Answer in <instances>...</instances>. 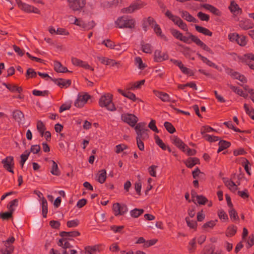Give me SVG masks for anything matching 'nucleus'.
I'll return each instance as SVG.
<instances>
[{
	"mask_svg": "<svg viewBox=\"0 0 254 254\" xmlns=\"http://www.w3.org/2000/svg\"><path fill=\"white\" fill-rule=\"evenodd\" d=\"M115 24L118 28L132 29L135 27V21L128 16L124 15L118 17L115 21Z\"/></svg>",
	"mask_w": 254,
	"mask_h": 254,
	"instance_id": "f257e3e1",
	"label": "nucleus"
},
{
	"mask_svg": "<svg viewBox=\"0 0 254 254\" xmlns=\"http://www.w3.org/2000/svg\"><path fill=\"white\" fill-rule=\"evenodd\" d=\"M112 95L109 93L102 95L99 101V104L101 107H105L110 111H115L116 108L113 103Z\"/></svg>",
	"mask_w": 254,
	"mask_h": 254,
	"instance_id": "f03ea898",
	"label": "nucleus"
},
{
	"mask_svg": "<svg viewBox=\"0 0 254 254\" xmlns=\"http://www.w3.org/2000/svg\"><path fill=\"white\" fill-rule=\"evenodd\" d=\"M165 15L173 23L177 25L179 28L183 30L184 31L187 32L188 31V28L187 24L182 20V19L175 15H174L170 11L167 10L165 13Z\"/></svg>",
	"mask_w": 254,
	"mask_h": 254,
	"instance_id": "7ed1b4c3",
	"label": "nucleus"
},
{
	"mask_svg": "<svg viewBox=\"0 0 254 254\" xmlns=\"http://www.w3.org/2000/svg\"><path fill=\"white\" fill-rule=\"evenodd\" d=\"M69 19L71 23L81 27L83 30H89L95 26V23L93 21L85 23L82 19L73 16H70Z\"/></svg>",
	"mask_w": 254,
	"mask_h": 254,
	"instance_id": "20e7f679",
	"label": "nucleus"
},
{
	"mask_svg": "<svg viewBox=\"0 0 254 254\" xmlns=\"http://www.w3.org/2000/svg\"><path fill=\"white\" fill-rule=\"evenodd\" d=\"M146 125L145 122H140L135 125L134 129L137 134L136 138H140L142 139L148 138L147 133L148 130L146 128Z\"/></svg>",
	"mask_w": 254,
	"mask_h": 254,
	"instance_id": "39448f33",
	"label": "nucleus"
},
{
	"mask_svg": "<svg viewBox=\"0 0 254 254\" xmlns=\"http://www.w3.org/2000/svg\"><path fill=\"white\" fill-rule=\"evenodd\" d=\"M228 39L231 42H235L241 47L245 46L248 42L245 36L236 33H230L228 35Z\"/></svg>",
	"mask_w": 254,
	"mask_h": 254,
	"instance_id": "423d86ee",
	"label": "nucleus"
},
{
	"mask_svg": "<svg viewBox=\"0 0 254 254\" xmlns=\"http://www.w3.org/2000/svg\"><path fill=\"white\" fill-rule=\"evenodd\" d=\"M112 209L113 213L116 216L124 215L128 211L127 205L124 203H114Z\"/></svg>",
	"mask_w": 254,
	"mask_h": 254,
	"instance_id": "0eeeda50",
	"label": "nucleus"
},
{
	"mask_svg": "<svg viewBox=\"0 0 254 254\" xmlns=\"http://www.w3.org/2000/svg\"><path fill=\"white\" fill-rule=\"evenodd\" d=\"M14 241L15 238L13 237H11L7 240L2 241L3 248L0 250L1 254H11L14 249V246L12 245Z\"/></svg>",
	"mask_w": 254,
	"mask_h": 254,
	"instance_id": "6e6552de",
	"label": "nucleus"
},
{
	"mask_svg": "<svg viewBox=\"0 0 254 254\" xmlns=\"http://www.w3.org/2000/svg\"><path fill=\"white\" fill-rule=\"evenodd\" d=\"M121 119L123 122L131 127H134L138 121V118L135 115L127 113L122 114Z\"/></svg>",
	"mask_w": 254,
	"mask_h": 254,
	"instance_id": "1a4fd4ad",
	"label": "nucleus"
},
{
	"mask_svg": "<svg viewBox=\"0 0 254 254\" xmlns=\"http://www.w3.org/2000/svg\"><path fill=\"white\" fill-rule=\"evenodd\" d=\"M68 6L74 11H80L85 6L86 0H67Z\"/></svg>",
	"mask_w": 254,
	"mask_h": 254,
	"instance_id": "9d476101",
	"label": "nucleus"
},
{
	"mask_svg": "<svg viewBox=\"0 0 254 254\" xmlns=\"http://www.w3.org/2000/svg\"><path fill=\"white\" fill-rule=\"evenodd\" d=\"M171 33L175 38L184 43L187 44H190L191 43L190 36L193 35L190 33H188L189 36L188 37L183 36L181 32L175 29H171Z\"/></svg>",
	"mask_w": 254,
	"mask_h": 254,
	"instance_id": "9b49d317",
	"label": "nucleus"
},
{
	"mask_svg": "<svg viewBox=\"0 0 254 254\" xmlns=\"http://www.w3.org/2000/svg\"><path fill=\"white\" fill-rule=\"evenodd\" d=\"M90 96L87 93H79L77 99L74 101V106L77 108H81L87 103Z\"/></svg>",
	"mask_w": 254,
	"mask_h": 254,
	"instance_id": "f8f14e48",
	"label": "nucleus"
},
{
	"mask_svg": "<svg viewBox=\"0 0 254 254\" xmlns=\"http://www.w3.org/2000/svg\"><path fill=\"white\" fill-rule=\"evenodd\" d=\"M18 7L23 11L27 13H34L37 14H40V11L36 7L30 5L29 4L19 2H18Z\"/></svg>",
	"mask_w": 254,
	"mask_h": 254,
	"instance_id": "ddd939ff",
	"label": "nucleus"
},
{
	"mask_svg": "<svg viewBox=\"0 0 254 254\" xmlns=\"http://www.w3.org/2000/svg\"><path fill=\"white\" fill-rule=\"evenodd\" d=\"M1 163L4 169L12 174L14 173L13 168L14 167V163L13 157L11 156L6 157L2 160Z\"/></svg>",
	"mask_w": 254,
	"mask_h": 254,
	"instance_id": "4468645a",
	"label": "nucleus"
},
{
	"mask_svg": "<svg viewBox=\"0 0 254 254\" xmlns=\"http://www.w3.org/2000/svg\"><path fill=\"white\" fill-rule=\"evenodd\" d=\"M191 41L195 43L197 46L200 47L203 50L208 52L210 54H213L212 50L209 48L205 43L200 40V39L195 35H191Z\"/></svg>",
	"mask_w": 254,
	"mask_h": 254,
	"instance_id": "2eb2a0df",
	"label": "nucleus"
},
{
	"mask_svg": "<svg viewBox=\"0 0 254 254\" xmlns=\"http://www.w3.org/2000/svg\"><path fill=\"white\" fill-rule=\"evenodd\" d=\"M146 5V3L141 0H137L134 2L132 3L130 5L126 8L125 12L128 13H131L133 12L134 11L140 9Z\"/></svg>",
	"mask_w": 254,
	"mask_h": 254,
	"instance_id": "dca6fc26",
	"label": "nucleus"
},
{
	"mask_svg": "<svg viewBox=\"0 0 254 254\" xmlns=\"http://www.w3.org/2000/svg\"><path fill=\"white\" fill-rule=\"evenodd\" d=\"M97 59L102 64L109 65L110 66H114L116 65L120 64L119 62H116L115 60L109 59L108 58L102 57V56H98L97 57Z\"/></svg>",
	"mask_w": 254,
	"mask_h": 254,
	"instance_id": "f3484780",
	"label": "nucleus"
},
{
	"mask_svg": "<svg viewBox=\"0 0 254 254\" xmlns=\"http://www.w3.org/2000/svg\"><path fill=\"white\" fill-rule=\"evenodd\" d=\"M238 181H237L236 184L234 182L231 180H227L224 181L225 185L232 192H235L238 190V186L240 185V178H238Z\"/></svg>",
	"mask_w": 254,
	"mask_h": 254,
	"instance_id": "a211bd4d",
	"label": "nucleus"
},
{
	"mask_svg": "<svg viewBox=\"0 0 254 254\" xmlns=\"http://www.w3.org/2000/svg\"><path fill=\"white\" fill-rule=\"evenodd\" d=\"M167 53L162 52L159 50H156L154 52V60L157 62H161L168 59Z\"/></svg>",
	"mask_w": 254,
	"mask_h": 254,
	"instance_id": "6ab92c4d",
	"label": "nucleus"
},
{
	"mask_svg": "<svg viewBox=\"0 0 254 254\" xmlns=\"http://www.w3.org/2000/svg\"><path fill=\"white\" fill-rule=\"evenodd\" d=\"M192 200L194 202H196L200 205H204L208 201V199L202 195H197L194 192L191 193Z\"/></svg>",
	"mask_w": 254,
	"mask_h": 254,
	"instance_id": "aec40b11",
	"label": "nucleus"
},
{
	"mask_svg": "<svg viewBox=\"0 0 254 254\" xmlns=\"http://www.w3.org/2000/svg\"><path fill=\"white\" fill-rule=\"evenodd\" d=\"M154 94L159 98L163 102H171L170 96L166 93L161 92L158 90H154L153 91Z\"/></svg>",
	"mask_w": 254,
	"mask_h": 254,
	"instance_id": "412c9836",
	"label": "nucleus"
},
{
	"mask_svg": "<svg viewBox=\"0 0 254 254\" xmlns=\"http://www.w3.org/2000/svg\"><path fill=\"white\" fill-rule=\"evenodd\" d=\"M80 235L79 232L76 231H73L71 232H62L60 233V236L66 239H67L69 240H71L73 241V238L78 236Z\"/></svg>",
	"mask_w": 254,
	"mask_h": 254,
	"instance_id": "4be33fe9",
	"label": "nucleus"
},
{
	"mask_svg": "<svg viewBox=\"0 0 254 254\" xmlns=\"http://www.w3.org/2000/svg\"><path fill=\"white\" fill-rule=\"evenodd\" d=\"M118 92L121 93L123 96L127 98L129 100L133 101V102H137L140 101L138 98H137L135 95L130 92L128 91H123L122 89H118Z\"/></svg>",
	"mask_w": 254,
	"mask_h": 254,
	"instance_id": "5701e85b",
	"label": "nucleus"
},
{
	"mask_svg": "<svg viewBox=\"0 0 254 254\" xmlns=\"http://www.w3.org/2000/svg\"><path fill=\"white\" fill-rule=\"evenodd\" d=\"M229 9L235 15H240L242 12V9L234 0L231 1Z\"/></svg>",
	"mask_w": 254,
	"mask_h": 254,
	"instance_id": "b1692460",
	"label": "nucleus"
},
{
	"mask_svg": "<svg viewBox=\"0 0 254 254\" xmlns=\"http://www.w3.org/2000/svg\"><path fill=\"white\" fill-rule=\"evenodd\" d=\"M12 116L14 120L18 124H23L24 121V116L23 113L20 110H15L12 113Z\"/></svg>",
	"mask_w": 254,
	"mask_h": 254,
	"instance_id": "393cba45",
	"label": "nucleus"
},
{
	"mask_svg": "<svg viewBox=\"0 0 254 254\" xmlns=\"http://www.w3.org/2000/svg\"><path fill=\"white\" fill-rule=\"evenodd\" d=\"M73 242V241L62 237L59 240L58 245L64 249H66L72 247V244H71V242Z\"/></svg>",
	"mask_w": 254,
	"mask_h": 254,
	"instance_id": "a878e982",
	"label": "nucleus"
},
{
	"mask_svg": "<svg viewBox=\"0 0 254 254\" xmlns=\"http://www.w3.org/2000/svg\"><path fill=\"white\" fill-rule=\"evenodd\" d=\"M107 178V173L105 169L100 170L96 176V180L100 184H103Z\"/></svg>",
	"mask_w": 254,
	"mask_h": 254,
	"instance_id": "bb28decb",
	"label": "nucleus"
},
{
	"mask_svg": "<svg viewBox=\"0 0 254 254\" xmlns=\"http://www.w3.org/2000/svg\"><path fill=\"white\" fill-rule=\"evenodd\" d=\"M253 23L249 19L241 20L239 22V26L241 28L244 30L251 29L254 27Z\"/></svg>",
	"mask_w": 254,
	"mask_h": 254,
	"instance_id": "cd10ccee",
	"label": "nucleus"
},
{
	"mask_svg": "<svg viewBox=\"0 0 254 254\" xmlns=\"http://www.w3.org/2000/svg\"><path fill=\"white\" fill-rule=\"evenodd\" d=\"M145 80L143 79L140 81H136L135 82H131L128 84L127 89L134 90L140 88L141 86L144 84Z\"/></svg>",
	"mask_w": 254,
	"mask_h": 254,
	"instance_id": "c85d7f7f",
	"label": "nucleus"
},
{
	"mask_svg": "<svg viewBox=\"0 0 254 254\" xmlns=\"http://www.w3.org/2000/svg\"><path fill=\"white\" fill-rule=\"evenodd\" d=\"M180 13L181 16L188 21L194 23H196L197 22V20L187 11L182 10L180 11Z\"/></svg>",
	"mask_w": 254,
	"mask_h": 254,
	"instance_id": "c756f323",
	"label": "nucleus"
},
{
	"mask_svg": "<svg viewBox=\"0 0 254 254\" xmlns=\"http://www.w3.org/2000/svg\"><path fill=\"white\" fill-rule=\"evenodd\" d=\"M171 140L172 143L180 149H182L186 147V144L182 141V140L178 138L177 136H174L172 137Z\"/></svg>",
	"mask_w": 254,
	"mask_h": 254,
	"instance_id": "7c9ffc66",
	"label": "nucleus"
},
{
	"mask_svg": "<svg viewBox=\"0 0 254 254\" xmlns=\"http://www.w3.org/2000/svg\"><path fill=\"white\" fill-rule=\"evenodd\" d=\"M50 162L52 163L51 173L55 176H60L61 171L59 169L57 163L54 160H50Z\"/></svg>",
	"mask_w": 254,
	"mask_h": 254,
	"instance_id": "2f4dec72",
	"label": "nucleus"
},
{
	"mask_svg": "<svg viewBox=\"0 0 254 254\" xmlns=\"http://www.w3.org/2000/svg\"><path fill=\"white\" fill-rule=\"evenodd\" d=\"M3 85L12 92L21 93L22 91V87H18L16 85L6 84L5 83H3Z\"/></svg>",
	"mask_w": 254,
	"mask_h": 254,
	"instance_id": "473e14b6",
	"label": "nucleus"
},
{
	"mask_svg": "<svg viewBox=\"0 0 254 254\" xmlns=\"http://www.w3.org/2000/svg\"><path fill=\"white\" fill-rule=\"evenodd\" d=\"M195 28L197 32L202 33L204 35L211 36L212 35V33L206 28L195 25Z\"/></svg>",
	"mask_w": 254,
	"mask_h": 254,
	"instance_id": "72a5a7b5",
	"label": "nucleus"
},
{
	"mask_svg": "<svg viewBox=\"0 0 254 254\" xmlns=\"http://www.w3.org/2000/svg\"><path fill=\"white\" fill-rule=\"evenodd\" d=\"M217 222V221L215 220H211L204 223L202 226L203 230L204 231H209L214 227Z\"/></svg>",
	"mask_w": 254,
	"mask_h": 254,
	"instance_id": "f704fd0d",
	"label": "nucleus"
},
{
	"mask_svg": "<svg viewBox=\"0 0 254 254\" xmlns=\"http://www.w3.org/2000/svg\"><path fill=\"white\" fill-rule=\"evenodd\" d=\"M202 6L205 9L209 10V11H210L214 14H215L217 15L220 14V12L219 11V10L212 5L206 3V4H204L202 5Z\"/></svg>",
	"mask_w": 254,
	"mask_h": 254,
	"instance_id": "c9c22d12",
	"label": "nucleus"
},
{
	"mask_svg": "<svg viewBox=\"0 0 254 254\" xmlns=\"http://www.w3.org/2000/svg\"><path fill=\"white\" fill-rule=\"evenodd\" d=\"M54 68L57 72H64L67 71L66 67L63 66V65L58 61L54 62Z\"/></svg>",
	"mask_w": 254,
	"mask_h": 254,
	"instance_id": "e433bc0d",
	"label": "nucleus"
},
{
	"mask_svg": "<svg viewBox=\"0 0 254 254\" xmlns=\"http://www.w3.org/2000/svg\"><path fill=\"white\" fill-rule=\"evenodd\" d=\"M237 230V227L233 225L229 226L225 233L226 236L230 237L233 236L236 233Z\"/></svg>",
	"mask_w": 254,
	"mask_h": 254,
	"instance_id": "4c0bfd02",
	"label": "nucleus"
},
{
	"mask_svg": "<svg viewBox=\"0 0 254 254\" xmlns=\"http://www.w3.org/2000/svg\"><path fill=\"white\" fill-rule=\"evenodd\" d=\"M199 162V159L197 158H190L185 161L186 166L189 168H192Z\"/></svg>",
	"mask_w": 254,
	"mask_h": 254,
	"instance_id": "58836bf2",
	"label": "nucleus"
},
{
	"mask_svg": "<svg viewBox=\"0 0 254 254\" xmlns=\"http://www.w3.org/2000/svg\"><path fill=\"white\" fill-rule=\"evenodd\" d=\"M144 212L142 209L134 208L130 211V216L134 218H136L140 216Z\"/></svg>",
	"mask_w": 254,
	"mask_h": 254,
	"instance_id": "ea45409f",
	"label": "nucleus"
},
{
	"mask_svg": "<svg viewBox=\"0 0 254 254\" xmlns=\"http://www.w3.org/2000/svg\"><path fill=\"white\" fill-rule=\"evenodd\" d=\"M152 27L154 29V32L157 35L159 36L161 38L164 39L165 40H167V37L164 34H162L161 28L158 24L155 23L154 26Z\"/></svg>",
	"mask_w": 254,
	"mask_h": 254,
	"instance_id": "a19ab883",
	"label": "nucleus"
},
{
	"mask_svg": "<svg viewBox=\"0 0 254 254\" xmlns=\"http://www.w3.org/2000/svg\"><path fill=\"white\" fill-rule=\"evenodd\" d=\"M135 65L140 69H143L146 66V64L143 63L142 59L139 57H137L134 59Z\"/></svg>",
	"mask_w": 254,
	"mask_h": 254,
	"instance_id": "79ce46f5",
	"label": "nucleus"
},
{
	"mask_svg": "<svg viewBox=\"0 0 254 254\" xmlns=\"http://www.w3.org/2000/svg\"><path fill=\"white\" fill-rule=\"evenodd\" d=\"M196 247V239L195 238H193L191 239L189 243L188 246V250L189 251L190 253H192L194 252L195 249Z\"/></svg>",
	"mask_w": 254,
	"mask_h": 254,
	"instance_id": "37998d69",
	"label": "nucleus"
},
{
	"mask_svg": "<svg viewBox=\"0 0 254 254\" xmlns=\"http://www.w3.org/2000/svg\"><path fill=\"white\" fill-rule=\"evenodd\" d=\"M42 208L43 216L46 218L48 213V203L44 197L42 199Z\"/></svg>",
	"mask_w": 254,
	"mask_h": 254,
	"instance_id": "c03bdc74",
	"label": "nucleus"
},
{
	"mask_svg": "<svg viewBox=\"0 0 254 254\" xmlns=\"http://www.w3.org/2000/svg\"><path fill=\"white\" fill-rule=\"evenodd\" d=\"M141 49L144 53L147 54H150L152 51L151 45L148 43H142L141 44Z\"/></svg>",
	"mask_w": 254,
	"mask_h": 254,
	"instance_id": "a18cd8bd",
	"label": "nucleus"
},
{
	"mask_svg": "<svg viewBox=\"0 0 254 254\" xmlns=\"http://www.w3.org/2000/svg\"><path fill=\"white\" fill-rule=\"evenodd\" d=\"M156 143L163 150L167 149V146L163 142V141L156 135L154 137Z\"/></svg>",
	"mask_w": 254,
	"mask_h": 254,
	"instance_id": "49530a36",
	"label": "nucleus"
},
{
	"mask_svg": "<svg viewBox=\"0 0 254 254\" xmlns=\"http://www.w3.org/2000/svg\"><path fill=\"white\" fill-rule=\"evenodd\" d=\"M71 84V81L69 80H64L60 79L57 81V84L62 87H67Z\"/></svg>",
	"mask_w": 254,
	"mask_h": 254,
	"instance_id": "de8ad7c7",
	"label": "nucleus"
},
{
	"mask_svg": "<svg viewBox=\"0 0 254 254\" xmlns=\"http://www.w3.org/2000/svg\"><path fill=\"white\" fill-rule=\"evenodd\" d=\"M186 220L188 227L191 229H196L197 227V223L195 221L191 220L189 217H186Z\"/></svg>",
	"mask_w": 254,
	"mask_h": 254,
	"instance_id": "09e8293b",
	"label": "nucleus"
},
{
	"mask_svg": "<svg viewBox=\"0 0 254 254\" xmlns=\"http://www.w3.org/2000/svg\"><path fill=\"white\" fill-rule=\"evenodd\" d=\"M229 213L230 218L233 221L239 219L238 213L236 210L233 207H232V208H230Z\"/></svg>",
	"mask_w": 254,
	"mask_h": 254,
	"instance_id": "8fccbe9b",
	"label": "nucleus"
},
{
	"mask_svg": "<svg viewBox=\"0 0 254 254\" xmlns=\"http://www.w3.org/2000/svg\"><path fill=\"white\" fill-rule=\"evenodd\" d=\"M180 70L184 74L188 76H193L194 75L193 71L191 69L184 66V64L181 67Z\"/></svg>",
	"mask_w": 254,
	"mask_h": 254,
	"instance_id": "3c124183",
	"label": "nucleus"
},
{
	"mask_svg": "<svg viewBox=\"0 0 254 254\" xmlns=\"http://www.w3.org/2000/svg\"><path fill=\"white\" fill-rule=\"evenodd\" d=\"M30 154V152L28 150H26L23 154H22L20 156L21 158V161H20V164L21 167H22L26 162V161L27 160Z\"/></svg>",
	"mask_w": 254,
	"mask_h": 254,
	"instance_id": "603ef678",
	"label": "nucleus"
},
{
	"mask_svg": "<svg viewBox=\"0 0 254 254\" xmlns=\"http://www.w3.org/2000/svg\"><path fill=\"white\" fill-rule=\"evenodd\" d=\"M115 152L119 154L128 148V146L125 144H120L116 146Z\"/></svg>",
	"mask_w": 254,
	"mask_h": 254,
	"instance_id": "864d4df0",
	"label": "nucleus"
},
{
	"mask_svg": "<svg viewBox=\"0 0 254 254\" xmlns=\"http://www.w3.org/2000/svg\"><path fill=\"white\" fill-rule=\"evenodd\" d=\"M214 130V129L211 127L209 126H203L200 129V132L201 134L202 135V137H204V136L205 134H207V132H210L211 131H213Z\"/></svg>",
	"mask_w": 254,
	"mask_h": 254,
	"instance_id": "5fc2aeb1",
	"label": "nucleus"
},
{
	"mask_svg": "<svg viewBox=\"0 0 254 254\" xmlns=\"http://www.w3.org/2000/svg\"><path fill=\"white\" fill-rule=\"evenodd\" d=\"M37 128L42 136H43L44 132L45 130V127L41 121H38L37 123Z\"/></svg>",
	"mask_w": 254,
	"mask_h": 254,
	"instance_id": "6e6d98bb",
	"label": "nucleus"
},
{
	"mask_svg": "<svg viewBox=\"0 0 254 254\" xmlns=\"http://www.w3.org/2000/svg\"><path fill=\"white\" fill-rule=\"evenodd\" d=\"M164 126L167 130L170 133H173L175 131V128L169 122H165Z\"/></svg>",
	"mask_w": 254,
	"mask_h": 254,
	"instance_id": "4d7b16f0",
	"label": "nucleus"
},
{
	"mask_svg": "<svg viewBox=\"0 0 254 254\" xmlns=\"http://www.w3.org/2000/svg\"><path fill=\"white\" fill-rule=\"evenodd\" d=\"M182 150L189 156L194 155L196 153V151L194 149H190L186 145V147L183 148Z\"/></svg>",
	"mask_w": 254,
	"mask_h": 254,
	"instance_id": "13d9d810",
	"label": "nucleus"
},
{
	"mask_svg": "<svg viewBox=\"0 0 254 254\" xmlns=\"http://www.w3.org/2000/svg\"><path fill=\"white\" fill-rule=\"evenodd\" d=\"M71 101H68L63 104L60 107L59 111L62 113L64 111L69 110L71 107Z\"/></svg>",
	"mask_w": 254,
	"mask_h": 254,
	"instance_id": "bf43d9fd",
	"label": "nucleus"
},
{
	"mask_svg": "<svg viewBox=\"0 0 254 254\" xmlns=\"http://www.w3.org/2000/svg\"><path fill=\"white\" fill-rule=\"evenodd\" d=\"M223 125H225L228 128L232 129L234 130L235 131L241 132V130L240 129L235 127L233 126L232 121L224 122L223 123Z\"/></svg>",
	"mask_w": 254,
	"mask_h": 254,
	"instance_id": "052dcab7",
	"label": "nucleus"
},
{
	"mask_svg": "<svg viewBox=\"0 0 254 254\" xmlns=\"http://www.w3.org/2000/svg\"><path fill=\"white\" fill-rule=\"evenodd\" d=\"M203 138L210 142H215L219 140L217 136L210 134H205Z\"/></svg>",
	"mask_w": 254,
	"mask_h": 254,
	"instance_id": "680f3d73",
	"label": "nucleus"
},
{
	"mask_svg": "<svg viewBox=\"0 0 254 254\" xmlns=\"http://www.w3.org/2000/svg\"><path fill=\"white\" fill-rule=\"evenodd\" d=\"M148 127L152 131L158 133L159 130L156 126V122L154 120H151L150 123L148 124Z\"/></svg>",
	"mask_w": 254,
	"mask_h": 254,
	"instance_id": "e2e57ef3",
	"label": "nucleus"
},
{
	"mask_svg": "<svg viewBox=\"0 0 254 254\" xmlns=\"http://www.w3.org/2000/svg\"><path fill=\"white\" fill-rule=\"evenodd\" d=\"M37 73L31 68H29L26 71V76L27 78H33L36 76Z\"/></svg>",
	"mask_w": 254,
	"mask_h": 254,
	"instance_id": "0e129e2a",
	"label": "nucleus"
},
{
	"mask_svg": "<svg viewBox=\"0 0 254 254\" xmlns=\"http://www.w3.org/2000/svg\"><path fill=\"white\" fill-rule=\"evenodd\" d=\"M157 166L156 165H152L148 168L149 174L153 177H156V169Z\"/></svg>",
	"mask_w": 254,
	"mask_h": 254,
	"instance_id": "69168bd1",
	"label": "nucleus"
},
{
	"mask_svg": "<svg viewBox=\"0 0 254 254\" xmlns=\"http://www.w3.org/2000/svg\"><path fill=\"white\" fill-rule=\"evenodd\" d=\"M157 242V239H151L148 241H146L145 244L143 245V247L144 248H147L149 247L154 245Z\"/></svg>",
	"mask_w": 254,
	"mask_h": 254,
	"instance_id": "338daca9",
	"label": "nucleus"
},
{
	"mask_svg": "<svg viewBox=\"0 0 254 254\" xmlns=\"http://www.w3.org/2000/svg\"><path fill=\"white\" fill-rule=\"evenodd\" d=\"M197 16L202 21H208L209 19V16L202 12H199L197 13Z\"/></svg>",
	"mask_w": 254,
	"mask_h": 254,
	"instance_id": "774afa93",
	"label": "nucleus"
}]
</instances>
